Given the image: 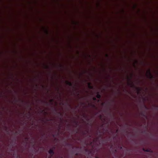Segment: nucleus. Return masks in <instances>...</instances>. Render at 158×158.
<instances>
[{
    "instance_id": "f257e3e1",
    "label": "nucleus",
    "mask_w": 158,
    "mask_h": 158,
    "mask_svg": "<svg viewBox=\"0 0 158 158\" xmlns=\"http://www.w3.org/2000/svg\"><path fill=\"white\" fill-rule=\"evenodd\" d=\"M128 85L131 86V87L135 88L137 91V94H139L140 93L141 91L142 90V89L140 87H137L136 86L133 84L132 82H130L128 83Z\"/></svg>"
},
{
    "instance_id": "f03ea898",
    "label": "nucleus",
    "mask_w": 158,
    "mask_h": 158,
    "mask_svg": "<svg viewBox=\"0 0 158 158\" xmlns=\"http://www.w3.org/2000/svg\"><path fill=\"white\" fill-rule=\"evenodd\" d=\"M147 73L148 74V75H147L148 77L151 79H152L153 78V76L152 75V74H151V72H150V69H149L147 71Z\"/></svg>"
},
{
    "instance_id": "7ed1b4c3",
    "label": "nucleus",
    "mask_w": 158,
    "mask_h": 158,
    "mask_svg": "<svg viewBox=\"0 0 158 158\" xmlns=\"http://www.w3.org/2000/svg\"><path fill=\"white\" fill-rule=\"evenodd\" d=\"M55 149V148L53 147L52 148L50 149L48 151V153L51 155V156H52L54 154V150Z\"/></svg>"
},
{
    "instance_id": "20e7f679",
    "label": "nucleus",
    "mask_w": 158,
    "mask_h": 158,
    "mask_svg": "<svg viewBox=\"0 0 158 158\" xmlns=\"http://www.w3.org/2000/svg\"><path fill=\"white\" fill-rule=\"evenodd\" d=\"M66 84L70 86H73V84L71 82L69 81H65Z\"/></svg>"
},
{
    "instance_id": "39448f33",
    "label": "nucleus",
    "mask_w": 158,
    "mask_h": 158,
    "mask_svg": "<svg viewBox=\"0 0 158 158\" xmlns=\"http://www.w3.org/2000/svg\"><path fill=\"white\" fill-rule=\"evenodd\" d=\"M143 150L144 152H152V151L150 149H145V148H143Z\"/></svg>"
},
{
    "instance_id": "423d86ee",
    "label": "nucleus",
    "mask_w": 158,
    "mask_h": 158,
    "mask_svg": "<svg viewBox=\"0 0 158 158\" xmlns=\"http://www.w3.org/2000/svg\"><path fill=\"white\" fill-rule=\"evenodd\" d=\"M88 86L89 88V89H93V87L91 85L90 83H88Z\"/></svg>"
},
{
    "instance_id": "0eeeda50",
    "label": "nucleus",
    "mask_w": 158,
    "mask_h": 158,
    "mask_svg": "<svg viewBox=\"0 0 158 158\" xmlns=\"http://www.w3.org/2000/svg\"><path fill=\"white\" fill-rule=\"evenodd\" d=\"M96 97L98 99H100L101 97V95L99 92L97 93Z\"/></svg>"
},
{
    "instance_id": "6e6552de",
    "label": "nucleus",
    "mask_w": 158,
    "mask_h": 158,
    "mask_svg": "<svg viewBox=\"0 0 158 158\" xmlns=\"http://www.w3.org/2000/svg\"><path fill=\"white\" fill-rule=\"evenodd\" d=\"M89 106H92V107H95V105H93V104L89 103Z\"/></svg>"
},
{
    "instance_id": "1a4fd4ad",
    "label": "nucleus",
    "mask_w": 158,
    "mask_h": 158,
    "mask_svg": "<svg viewBox=\"0 0 158 158\" xmlns=\"http://www.w3.org/2000/svg\"><path fill=\"white\" fill-rule=\"evenodd\" d=\"M49 66L48 65H45V68L46 69H49Z\"/></svg>"
},
{
    "instance_id": "9d476101",
    "label": "nucleus",
    "mask_w": 158,
    "mask_h": 158,
    "mask_svg": "<svg viewBox=\"0 0 158 158\" xmlns=\"http://www.w3.org/2000/svg\"><path fill=\"white\" fill-rule=\"evenodd\" d=\"M155 106V109L156 110H158V106Z\"/></svg>"
},
{
    "instance_id": "9b49d317",
    "label": "nucleus",
    "mask_w": 158,
    "mask_h": 158,
    "mask_svg": "<svg viewBox=\"0 0 158 158\" xmlns=\"http://www.w3.org/2000/svg\"><path fill=\"white\" fill-rule=\"evenodd\" d=\"M73 122L76 125V127H77V122L75 121H74Z\"/></svg>"
},
{
    "instance_id": "f8f14e48",
    "label": "nucleus",
    "mask_w": 158,
    "mask_h": 158,
    "mask_svg": "<svg viewBox=\"0 0 158 158\" xmlns=\"http://www.w3.org/2000/svg\"><path fill=\"white\" fill-rule=\"evenodd\" d=\"M53 101V99H51L49 100L50 102L51 103H52Z\"/></svg>"
},
{
    "instance_id": "ddd939ff",
    "label": "nucleus",
    "mask_w": 158,
    "mask_h": 158,
    "mask_svg": "<svg viewBox=\"0 0 158 158\" xmlns=\"http://www.w3.org/2000/svg\"><path fill=\"white\" fill-rule=\"evenodd\" d=\"M93 99L94 101L96 100V97H93Z\"/></svg>"
},
{
    "instance_id": "4468645a",
    "label": "nucleus",
    "mask_w": 158,
    "mask_h": 158,
    "mask_svg": "<svg viewBox=\"0 0 158 158\" xmlns=\"http://www.w3.org/2000/svg\"><path fill=\"white\" fill-rule=\"evenodd\" d=\"M58 114L60 116H62V114L60 113V112H59L58 113Z\"/></svg>"
},
{
    "instance_id": "2eb2a0df",
    "label": "nucleus",
    "mask_w": 158,
    "mask_h": 158,
    "mask_svg": "<svg viewBox=\"0 0 158 158\" xmlns=\"http://www.w3.org/2000/svg\"><path fill=\"white\" fill-rule=\"evenodd\" d=\"M46 31V33L48 34V30H46V31Z\"/></svg>"
},
{
    "instance_id": "dca6fc26",
    "label": "nucleus",
    "mask_w": 158,
    "mask_h": 158,
    "mask_svg": "<svg viewBox=\"0 0 158 158\" xmlns=\"http://www.w3.org/2000/svg\"><path fill=\"white\" fill-rule=\"evenodd\" d=\"M25 139L26 140H27V141L28 140V138H27V137H26V138H25Z\"/></svg>"
},
{
    "instance_id": "f3484780",
    "label": "nucleus",
    "mask_w": 158,
    "mask_h": 158,
    "mask_svg": "<svg viewBox=\"0 0 158 158\" xmlns=\"http://www.w3.org/2000/svg\"><path fill=\"white\" fill-rule=\"evenodd\" d=\"M89 138H90L91 137V136L90 135H87Z\"/></svg>"
},
{
    "instance_id": "a211bd4d",
    "label": "nucleus",
    "mask_w": 158,
    "mask_h": 158,
    "mask_svg": "<svg viewBox=\"0 0 158 158\" xmlns=\"http://www.w3.org/2000/svg\"><path fill=\"white\" fill-rule=\"evenodd\" d=\"M104 103H102V104H101V105L102 106H103L104 105Z\"/></svg>"
},
{
    "instance_id": "6ab92c4d",
    "label": "nucleus",
    "mask_w": 158,
    "mask_h": 158,
    "mask_svg": "<svg viewBox=\"0 0 158 158\" xmlns=\"http://www.w3.org/2000/svg\"><path fill=\"white\" fill-rule=\"evenodd\" d=\"M84 134L85 135H86V132H84Z\"/></svg>"
},
{
    "instance_id": "aec40b11",
    "label": "nucleus",
    "mask_w": 158,
    "mask_h": 158,
    "mask_svg": "<svg viewBox=\"0 0 158 158\" xmlns=\"http://www.w3.org/2000/svg\"><path fill=\"white\" fill-rule=\"evenodd\" d=\"M44 134H42V137H43L44 136Z\"/></svg>"
},
{
    "instance_id": "412c9836",
    "label": "nucleus",
    "mask_w": 158,
    "mask_h": 158,
    "mask_svg": "<svg viewBox=\"0 0 158 158\" xmlns=\"http://www.w3.org/2000/svg\"><path fill=\"white\" fill-rule=\"evenodd\" d=\"M118 130H117V129L116 130V132H118Z\"/></svg>"
},
{
    "instance_id": "4be33fe9",
    "label": "nucleus",
    "mask_w": 158,
    "mask_h": 158,
    "mask_svg": "<svg viewBox=\"0 0 158 158\" xmlns=\"http://www.w3.org/2000/svg\"><path fill=\"white\" fill-rule=\"evenodd\" d=\"M92 144V142H90V145H91Z\"/></svg>"
},
{
    "instance_id": "5701e85b",
    "label": "nucleus",
    "mask_w": 158,
    "mask_h": 158,
    "mask_svg": "<svg viewBox=\"0 0 158 158\" xmlns=\"http://www.w3.org/2000/svg\"><path fill=\"white\" fill-rule=\"evenodd\" d=\"M78 153H76V155L77 156V155H78Z\"/></svg>"
},
{
    "instance_id": "b1692460",
    "label": "nucleus",
    "mask_w": 158,
    "mask_h": 158,
    "mask_svg": "<svg viewBox=\"0 0 158 158\" xmlns=\"http://www.w3.org/2000/svg\"><path fill=\"white\" fill-rule=\"evenodd\" d=\"M97 101H98V102H99V99Z\"/></svg>"
},
{
    "instance_id": "393cba45",
    "label": "nucleus",
    "mask_w": 158,
    "mask_h": 158,
    "mask_svg": "<svg viewBox=\"0 0 158 158\" xmlns=\"http://www.w3.org/2000/svg\"><path fill=\"white\" fill-rule=\"evenodd\" d=\"M67 145H69L70 144H69V143H67Z\"/></svg>"
},
{
    "instance_id": "a878e982",
    "label": "nucleus",
    "mask_w": 158,
    "mask_h": 158,
    "mask_svg": "<svg viewBox=\"0 0 158 158\" xmlns=\"http://www.w3.org/2000/svg\"><path fill=\"white\" fill-rule=\"evenodd\" d=\"M95 158H99V157H95Z\"/></svg>"
},
{
    "instance_id": "bb28decb",
    "label": "nucleus",
    "mask_w": 158,
    "mask_h": 158,
    "mask_svg": "<svg viewBox=\"0 0 158 158\" xmlns=\"http://www.w3.org/2000/svg\"><path fill=\"white\" fill-rule=\"evenodd\" d=\"M127 78L128 79H129V80H130V79L129 78H128V77H127Z\"/></svg>"
},
{
    "instance_id": "cd10ccee",
    "label": "nucleus",
    "mask_w": 158,
    "mask_h": 158,
    "mask_svg": "<svg viewBox=\"0 0 158 158\" xmlns=\"http://www.w3.org/2000/svg\"><path fill=\"white\" fill-rule=\"evenodd\" d=\"M82 105H84V103H82Z\"/></svg>"
},
{
    "instance_id": "c85d7f7f",
    "label": "nucleus",
    "mask_w": 158,
    "mask_h": 158,
    "mask_svg": "<svg viewBox=\"0 0 158 158\" xmlns=\"http://www.w3.org/2000/svg\"><path fill=\"white\" fill-rule=\"evenodd\" d=\"M85 73H86V72H87V71H85Z\"/></svg>"
},
{
    "instance_id": "c756f323",
    "label": "nucleus",
    "mask_w": 158,
    "mask_h": 158,
    "mask_svg": "<svg viewBox=\"0 0 158 158\" xmlns=\"http://www.w3.org/2000/svg\"><path fill=\"white\" fill-rule=\"evenodd\" d=\"M52 156H50L48 158H51V157Z\"/></svg>"
},
{
    "instance_id": "7c9ffc66",
    "label": "nucleus",
    "mask_w": 158,
    "mask_h": 158,
    "mask_svg": "<svg viewBox=\"0 0 158 158\" xmlns=\"http://www.w3.org/2000/svg\"><path fill=\"white\" fill-rule=\"evenodd\" d=\"M106 56H108V55L107 54H106Z\"/></svg>"
},
{
    "instance_id": "2f4dec72",
    "label": "nucleus",
    "mask_w": 158,
    "mask_h": 158,
    "mask_svg": "<svg viewBox=\"0 0 158 158\" xmlns=\"http://www.w3.org/2000/svg\"><path fill=\"white\" fill-rule=\"evenodd\" d=\"M5 127V128H7V127Z\"/></svg>"
},
{
    "instance_id": "473e14b6",
    "label": "nucleus",
    "mask_w": 158,
    "mask_h": 158,
    "mask_svg": "<svg viewBox=\"0 0 158 158\" xmlns=\"http://www.w3.org/2000/svg\"><path fill=\"white\" fill-rule=\"evenodd\" d=\"M121 149H122V147H121Z\"/></svg>"
}]
</instances>
